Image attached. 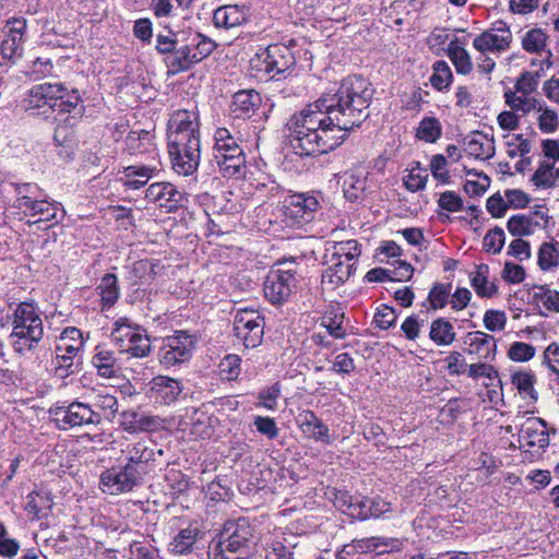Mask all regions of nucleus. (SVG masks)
I'll return each mask as SVG.
<instances>
[{"label":"nucleus","mask_w":559,"mask_h":559,"mask_svg":"<svg viewBox=\"0 0 559 559\" xmlns=\"http://www.w3.org/2000/svg\"><path fill=\"white\" fill-rule=\"evenodd\" d=\"M66 91V86L57 83H41L34 85L28 92V97L26 99L27 108L37 109L48 106L52 110V103H56L59 94Z\"/></svg>","instance_id":"6ab92c4d"},{"label":"nucleus","mask_w":559,"mask_h":559,"mask_svg":"<svg viewBox=\"0 0 559 559\" xmlns=\"http://www.w3.org/2000/svg\"><path fill=\"white\" fill-rule=\"evenodd\" d=\"M173 169L183 176L192 175L200 164V144L168 146Z\"/></svg>","instance_id":"2eb2a0df"},{"label":"nucleus","mask_w":559,"mask_h":559,"mask_svg":"<svg viewBox=\"0 0 559 559\" xmlns=\"http://www.w3.org/2000/svg\"><path fill=\"white\" fill-rule=\"evenodd\" d=\"M234 333L246 348H254L262 342L264 318L253 309H238L234 317Z\"/></svg>","instance_id":"423d86ee"},{"label":"nucleus","mask_w":559,"mask_h":559,"mask_svg":"<svg viewBox=\"0 0 559 559\" xmlns=\"http://www.w3.org/2000/svg\"><path fill=\"white\" fill-rule=\"evenodd\" d=\"M182 389L179 380L167 376L154 377L150 382L151 399L164 405H170L176 402Z\"/></svg>","instance_id":"a211bd4d"},{"label":"nucleus","mask_w":559,"mask_h":559,"mask_svg":"<svg viewBox=\"0 0 559 559\" xmlns=\"http://www.w3.org/2000/svg\"><path fill=\"white\" fill-rule=\"evenodd\" d=\"M284 266L285 263H281L276 269H272L264 281V296L273 305L287 301L299 283L296 270Z\"/></svg>","instance_id":"20e7f679"},{"label":"nucleus","mask_w":559,"mask_h":559,"mask_svg":"<svg viewBox=\"0 0 559 559\" xmlns=\"http://www.w3.org/2000/svg\"><path fill=\"white\" fill-rule=\"evenodd\" d=\"M513 36L509 25L499 21L473 39V47L479 53L501 55L507 51Z\"/></svg>","instance_id":"6e6552de"},{"label":"nucleus","mask_w":559,"mask_h":559,"mask_svg":"<svg viewBox=\"0 0 559 559\" xmlns=\"http://www.w3.org/2000/svg\"><path fill=\"white\" fill-rule=\"evenodd\" d=\"M260 94L253 90L237 92L231 102V112L236 118L250 117L260 106Z\"/></svg>","instance_id":"5701e85b"},{"label":"nucleus","mask_w":559,"mask_h":559,"mask_svg":"<svg viewBox=\"0 0 559 559\" xmlns=\"http://www.w3.org/2000/svg\"><path fill=\"white\" fill-rule=\"evenodd\" d=\"M64 93L66 92L59 94L57 102L52 103V111L71 114V116L64 119V123L73 124L75 120L83 115L81 96L75 90H73L71 94L66 95Z\"/></svg>","instance_id":"b1692460"},{"label":"nucleus","mask_w":559,"mask_h":559,"mask_svg":"<svg viewBox=\"0 0 559 559\" xmlns=\"http://www.w3.org/2000/svg\"><path fill=\"white\" fill-rule=\"evenodd\" d=\"M507 324V314L500 310H487L484 314V325L487 330L502 331Z\"/></svg>","instance_id":"052dcab7"},{"label":"nucleus","mask_w":559,"mask_h":559,"mask_svg":"<svg viewBox=\"0 0 559 559\" xmlns=\"http://www.w3.org/2000/svg\"><path fill=\"white\" fill-rule=\"evenodd\" d=\"M104 306L111 307L119 298L118 280L115 274H105L97 286Z\"/></svg>","instance_id":"ea45409f"},{"label":"nucleus","mask_w":559,"mask_h":559,"mask_svg":"<svg viewBox=\"0 0 559 559\" xmlns=\"http://www.w3.org/2000/svg\"><path fill=\"white\" fill-rule=\"evenodd\" d=\"M126 146L131 155L147 153L150 158H157V150L152 143V135L148 131H131L126 139Z\"/></svg>","instance_id":"cd10ccee"},{"label":"nucleus","mask_w":559,"mask_h":559,"mask_svg":"<svg viewBox=\"0 0 559 559\" xmlns=\"http://www.w3.org/2000/svg\"><path fill=\"white\" fill-rule=\"evenodd\" d=\"M450 288L444 284H435L429 292L428 300L433 309L443 308L447 305Z\"/></svg>","instance_id":"0e129e2a"},{"label":"nucleus","mask_w":559,"mask_h":559,"mask_svg":"<svg viewBox=\"0 0 559 559\" xmlns=\"http://www.w3.org/2000/svg\"><path fill=\"white\" fill-rule=\"evenodd\" d=\"M554 164H549L543 162L539 164L538 168L532 176V182L538 187L544 189H549L556 187V173L552 171Z\"/></svg>","instance_id":"de8ad7c7"},{"label":"nucleus","mask_w":559,"mask_h":559,"mask_svg":"<svg viewBox=\"0 0 559 559\" xmlns=\"http://www.w3.org/2000/svg\"><path fill=\"white\" fill-rule=\"evenodd\" d=\"M199 120L194 111L177 110L168 121V134L198 132Z\"/></svg>","instance_id":"7c9ffc66"},{"label":"nucleus","mask_w":559,"mask_h":559,"mask_svg":"<svg viewBox=\"0 0 559 559\" xmlns=\"http://www.w3.org/2000/svg\"><path fill=\"white\" fill-rule=\"evenodd\" d=\"M501 276L508 283L520 284L525 280V270L519 264L506 262Z\"/></svg>","instance_id":"338daca9"},{"label":"nucleus","mask_w":559,"mask_h":559,"mask_svg":"<svg viewBox=\"0 0 559 559\" xmlns=\"http://www.w3.org/2000/svg\"><path fill=\"white\" fill-rule=\"evenodd\" d=\"M429 336L439 346H448L455 340V332L452 323L443 318L431 322Z\"/></svg>","instance_id":"f704fd0d"},{"label":"nucleus","mask_w":559,"mask_h":559,"mask_svg":"<svg viewBox=\"0 0 559 559\" xmlns=\"http://www.w3.org/2000/svg\"><path fill=\"white\" fill-rule=\"evenodd\" d=\"M331 265L323 274V282L329 281V283L334 285H340L349 278L354 262H347L344 260H330Z\"/></svg>","instance_id":"58836bf2"},{"label":"nucleus","mask_w":559,"mask_h":559,"mask_svg":"<svg viewBox=\"0 0 559 559\" xmlns=\"http://www.w3.org/2000/svg\"><path fill=\"white\" fill-rule=\"evenodd\" d=\"M92 365L96 369L97 374L105 379L115 378L121 371V366L115 352L104 346H96L92 357Z\"/></svg>","instance_id":"412c9836"},{"label":"nucleus","mask_w":559,"mask_h":559,"mask_svg":"<svg viewBox=\"0 0 559 559\" xmlns=\"http://www.w3.org/2000/svg\"><path fill=\"white\" fill-rule=\"evenodd\" d=\"M261 61V55L258 58ZM265 71L272 76L283 74L295 64L290 48L282 44L270 45L262 55Z\"/></svg>","instance_id":"dca6fc26"},{"label":"nucleus","mask_w":559,"mask_h":559,"mask_svg":"<svg viewBox=\"0 0 559 559\" xmlns=\"http://www.w3.org/2000/svg\"><path fill=\"white\" fill-rule=\"evenodd\" d=\"M160 163L158 158L153 157L147 164L132 165L124 167L121 171L120 180L123 186L138 190L144 187L148 180L159 171Z\"/></svg>","instance_id":"f3484780"},{"label":"nucleus","mask_w":559,"mask_h":559,"mask_svg":"<svg viewBox=\"0 0 559 559\" xmlns=\"http://www.w3.org/2000/svg\"><path fill=\"white\" fill-rule=\"evenodd\" d=\"M297 424L304 435L308 438L321 441L325 444H331L332 439L329 435V427L312 412L305 411L297 417Z\"/></svg>","instance_id":"aec40b11"},{"label":"nucleus","mask_w":559,"mask_h":559,"mask_svg":"<svg viewBox=\"0 0 559 559\" xmlns=\"http://www.w3.org/2000/svg\"><path fill=\"white\" fill-rule=\"evenodd\" d=\"M549 35L540 27L527 29L521 36V47L530 55L542 57L540 66L550 69L554 66L552 51L548 47Z\"/></svg>","instance_id":"ddd939ff"},{"label":"nucleus","mask_w":559,"mask_h":559,"mask_svg":"<svg viewBox=\"0 0 559 559\" xmlns=\"http://www.w3.org/2000/svg\"><path fill=\"white\" fill-rule=\"evenodd\" d=\"M50 414L61 429H71L84 425H99L102 415L91 405L74 401L69 405H60L50 409Z\"/></svg>","instance_id":"39448f33"},{"label":"nucleus","mask_w":559,"mask_h":559,"mask_svg":"<svg viewBox=\"0 0 559 559\" xmlns=\"http://www.w3.org/2000/svg\"><path fill=\"white\" fill-rule=\"evenodd\" d=\"M334 251L332 253L333 260H343L347 262H353L360 254V249L357 240H348L336 243L333 247Z\"/></svg>","instance_id":"603ef678"},{"label":"nucleus","mask_w":559,"mask_h":559,"mask_svg":"<svg viewBox=\"0 0 559 559\" xmlns=\"http://www.w3.org/2000/svg\"><path fill=\"white\" fill-rule=\"evenodd\" d=\"M28 333L31 341L38 335H44L43 321L33 304L21 302L14 313L12 320V332Z\"/></svg>","instance_id":"4468645a"},{"label":"nucleus","mask_w":559,"mask_h":559,"mask_svg":"<svg viewBox=\"0 0 559 559\" xmlns=\"http://www.w3.org/2000/svg\"><path fill=\"white\" fill-rule=\"evenodd\" d=\"M440 121L435 117L424 118L416 130V138L427 143H435L441 136Z\"/></svg>","instance_id":"37998d69"},{"label":"nucleus","mask_w":559,"mask_h":559,"mask_svg":"<svg viewBox=\"0 0 559 559\" xmlns=\"http://www.w3.org/2000/svg\"><path fill=\"white\" fill-rule=\"evenodd\" d=\"M126 353L131 354L133 357H145L151 352V344L150 338L147 335L141 333L138 337L132 341V343H129L124 350Z\"/></svg>","instance_id":"13d9d810"},{"label":"nucleus","mask_w":559,"mask_h":559,"mask_svg":"<svg viewBox=\"0 0 559 559\" xmlns=\"http://www.w3.org/2000/svg\"><path fill=\"white\" fill-rule=\"evenodd\" d=\"M189 45L195 63L210 56L215 49V43L201 34H195L190 39Z\"/></svg>","instance_id":"09e8293b"},{"label":"nucleus","mask_w":559,"mask_h":559,"mask_svg":"<svg viewBox=\"0 0 559 559\" xmlns=\"http://www.w3.org/2000/svg\"><path fill=\"white\" fill-rule=\"evenodd\" d=\"M26 205L22 207V211L26 216H38V219L34 222H58L57 214L59 211L58 203H51L46 199L45 193L43 192V197L35 198L32 201L26 200Z\"/></svg>","instance_id":"4be33fe9"},{"label":"nucleus","mask_w":559,"mask_h":559,"mask_svg":"<svg viewBox=\"0 0 559 559\" xmlns=\"http://www.w3.org/2000/svg\"><path fill=\"white\" fill-rule=\"evenodd\" d=\"M489 266L479 264L476 270L471 273V284L476 294L480 297L490 298L497 293V287L488 281Z\"/></svg>","instance_id":"72a5a7b5"},{"label":"nucleus","mask_w":559,"mask_h":559,"mask_svg":"<svg viewBox=\"0 0 559 559\" xmlns=\"http://www.w3.org/2000/svg\"><path fill=\"white\" fill-rule=\"evenodd\" d=\"M165 480L169 489L171 490L173 495H179L181 492H185L189 487V483L186 476L180 471L177 469H170L165 475Z\"/></svg>","instance_id":"bf43d9fd"},{"label":"nucleus","mask_w":559,"mask_h":559,"mask_svg":"<svg viewBox=\"0 0 559 559\" xmlns=\"http://www.w3.org/2000/svg\"><path fill=\"white\" fill-rule=\"evenodd\" d=\"M468 338L471 353L483 354V356L487 358L490 352L496 349L493 336L487 333L475 331L468 334Z\"/></svg>","instance_id":"79ce46f5"},{"label":"nucleus","mask_w":559,"mask_h":559,"mask_svg":"<svg viewBox=\"0 0 559 559\" xmlns=\"http://www.w3.org/2000/svg\"><path fill=\"white\" fill-rule=\"evenodd\" d=\"M145 199L165 213L176 212L182 206L183 193L170 182L152 183L145 191Z\"/></svg>","instance_id":"9b49d317"},{"label":"nucleus","mask_w":559,"mask_h":559,"mask_svg":"<svg viewBox=\"0 0 559 559\" xmlns=\"http://www.w3.org/2000/svg\"><path fill=\"white\" fill-rule=\"evenodd\" d=\"M538 266L548 271L559 265L558 242H543L538 249Z\"/></svg>","instance_id":"a18cd8bd"},{"label":"nucleus","mask_w":559,"mask_h":559,"mask_svg":"<svg viewBox=\"0 0 559 559\" xmlns=\"http://www.w3.org/2000/svg\"><path fill=\"white\" fill-rule=\"evenodd\" d=\"M195 336L187 331H177L167 336L159 350L160 362L166 367H171L189 360L195 348Z\"/></svg>","instance_id":"0eeeda50"},{"label":"nucleus","mask_w":559,"mask_h":559,"mask_svg":"<svg viewBox=\"0 0 559 559\" xmlns=\"http://www.w3.org/2000/svg\"><path fill=\"white\" fill-rule=\"evenodd\" d=\"M8 28L0 46V53L3 59L10 63H15L23 53V36L26 31V20L23 17H13L7 21Z\"/></svg>","instance_id":"f8f14e48"},{"label":"nucleus","mask_w":559,"mask_h":559,"mask_svg":"<svg viewBox=\"0 0 559 559\" xmlns=\"http://www.w3.org/2000/svg\"><path fill=\"white\" fill-rule=\"evenodd\" d=\"M253 537V528L246 519L227 522L219 535L217 547L235 555L242 551Z\"/></svg>","instance_id":"1a4fd4ad"},{"label":"nucleus","mask_w":559,"mask_h":559,"mask_svg":"<svg viewBox=\"0 0 559 559\" xmlns=\"http://www.w3.org/2000/svg\"><path fill=\"white\" fill-rule=\"evenodd\" d=\"M253 424L257 430L270 440H273L278 436L280 430L275 420L271 417L255 416Z\"/></svg>","instance_id":"69168bd1"},{"label":"nucleus","mask_w":559,"mask_h":559,"mask_svg":"<svg viewBox=\"0 0 559 559\" xmlns=\"http://www.w3.org/2000/svg\"><path fill=\"white\" fill-rule=\"evenodd\" d=\"M477 134L466 136L464 139L466 150L469 155L480 159H488L493 155V147L491 145L485 146V144L477 138Z\"/></svg>","instance_id":"864d4df0"},{"label":"nucleus","mask_w":559,"mask_h":559,"mask_svg":"<svg viewBox=\"0 0 559 559\" xmlns=\"http://www.w3.org/2000/svg\"><path fill=\"white\" fill-rule=\"evenodd\" d=\"M538 222H534L532 217L526 215H513L507 223L509 233L516 237L530 236L534 234L535 227Z\"/></svg>","instance_id":"c03bdc74"},{"label":"nucleus","mask_w":559,"mask_h":559,"mask_svg":"<svg viewBox=\"0 0 559 559\" xmlns=\"http://www.w3.org/2000/svg\"><path fill=\"white\" fill-rule=\"evenodd\" d=\"M9 187L15 194L13 207L17 210H21L27 204L26 200L32 201L35 198L43 197V190L36 183H10Z\"/></svg>","instance_id":"e433bc0d"},{"label":"nucleus","mask_w":559,"mask_h":559,"mask_svg":"<svg viewBox=\"0 0 559 559\" xmlns=\"http://www.w3.org/2000/svg\"><path fill=\"white\" fill-rule=\"evenodd\" d=\"M504 239L503 229L495 227L485 235L483 246L489 252L499 253L503 248Z\"/></svg>","instance_id":"6e6d98bb"},{"label":"nucleus","mask_w":559,"mask_h":559,"mask_svg":"<svg viewBox=\"0 0 559 559\" xmlns=\"http://www.w3.org/2000/svg\"><path fill=\"white\" fill-rule=\"evenodd\" d=\"M511 382L523 399H531L536 402L538 393L535 390L536 377L530 370H519L511 374Z\"/></svg>","instance_id":"473e14b6"},{"label":"nucleus","mask_w":559,"mask_h":559,"mask_svg":"<svg viewBox=\"0 0 559 559\" xmlns=\"http://www.w3.org/2000/svg\"><path fill=\"white\" fill-rule=\"evenodd\" d=\"M52 507L50 493L47 491H32L27 495L25 510L33 519H40Z\"/></svg>","instance_id":"c9c22d12"},{"label":"nucleus","mask_w":559,"mask_h":559,"mask_svg":"<svg viewBox=\"0 0 559 559\" xmlns=\"http://www.w3.org/2000/svg\"><path fill=\"white\" fill-rule=\"evenodd\" d=\"M213 160L221 174L227 178H240L245 175L246 157L242 148L226 128H219L214 134Z\"/></svg>","instance_id":"7ed1b4c3"},{"label":"nucleus","mask_w":559,"mask_h":559,"mask_svg":"<svg viewBox=\"0 0 559 559\" xmlns=\"http://www.w3.org/2000/svg\"><path fill=\"white\" fill-rule=\"evenodd\" d=\"M344 313L336 309L326 311L322 318V325L329 331V333L335 338H343L345 336V330L343 328Z\"/></svg>","instance_id":"8fccbe9b"},{"label":"nucleus","mask_w":559,"mask_h":559,"mask_svg":"<svg viewBox=\"0 0 559 559\" xmlns=\"http://www.w3.org/2000/svg\"><path fill=\"white\" fill-rule=\"evenodd\" d=\"M404 540L393 537L372 536L360 539H354L350 547L357 552H376L380 546H389L391 550H402Z\"/></svg>","instance_id":"bb28decb"},{"label":"nucleus","mask_w":559,"mask_h":559,"mask_svg":"<svg viewBox=\"0 0 559 559\" xmlns=\"http://www.w3.org/2000/svg\"><path fill=\"white\" fill-rule=\"evenodd\" d=\"M319 209L318 199L311 193H294L283 202L284 216L294 224H304L314 217Z\"/></svg>","instance_id":"9d476101"},{"label":"nucleus","mask_w":559,"mask_h":559,"mask_svg":"<svg viewBox=\"0 0 559 559\" xmlns=\"http://www.w3.org/2000/svg\"><path fill=\"white\" fill-rule=\"evenodd\" d=\"M521 436L528 447L546 449L549 445V436L546 421L542 418H530L521 430Z\"/></svg>","instance_id":"393cba45"},{"label":"nucleus","mask_w":559,"mask_h":559,"mask_svg":"<svg viewBox=\"0 0 559 559\" xmlns=\"http://www.w3.org/2000/svg\"><path fill=\"white\" fill-rule=\"evenodd\" d=\"M141 333L142 331L140 326L133 325L128 318H119L114 323L111 337L114 342L119 345L121 352H123L126 346L129 343H132V341H134V338Z\"/></svg>","instance_id":"2f4dec72"},{"label":"nucleus","mask_w":559,"mask_h":559,"mask_svg":"<svg viewBox=\"0 0 559 559\" xmlns=\"http://www.w3.org/2000/svg\"><path fill=\"white\" fill-rule=\"evenodd\" d=\"M280 394L281 389L277 383L270 388H266L259 393L258 405L266 409L274 411L277 407V400L280 397Z\"/></svg>","instance_id":"e2e57ef3"},{"label":"nucleus","mask_w":559,"mask_h":559,"mask_svg":"<svg viewBox=\"0 0 559 559\" xmlns=\"http://www.w3.org/2000/svg\"><path fill=\"white\" fill-rule=\"evenodd\" d=\"M544 362L557 376V383L559 384V344H549L544 352Z\"/></svg>","instance_id":"774afa93"},{"label":"nucleus","mask_w":559,"mask_h":559,"mask_svg":"<svg viewBox=\"0 0 559 559\" xmlns=\"http://www.w3.org/2000/svg\"><path fill=\"white\" fill-rule=\"evenodd\" d=\"M373 91L361 75L344 79L334 94L307 105L288 120L287 139L299 155L326 154L367 118Z\"/></svg>","instance_id":"f257e3e1"},{"label":"nucleus","mask_w":559,"mask_h":559,"mask_svg":"<svg viewBox=\"0 0 559 559\" xmlns=\"http://www.w3.org/2000/svg\"><path fill=\"white\" fill-rule=\"evenodd\" d=\"M28 333H19V331H15V333H11L9 336L10 344L13 348V350L21 355L25 356L28 353L33 352L39 342L41 341L44 335H38L31 342V337L28 336Z\"/></svg>","instance_id":"49530a36"},{"label":"nucleus","mask_w":559,"mask_h":559,"mask_svg":"<svg viewBox=\"0 0 559 559\" xmlns=\"http://www.w3.org/2000/svg\"><path fill=\"white\" fill-rule=\"evenodd\" d=\"M247 20V13L239 5H223L214 11L213 23L216 27L231 28L242 24Z\"/></svg>","instance_id":"a878e982"},{"label":"nucleus","mask_w":559,"mask_h":559,"mask_svg":"<svg viewBox=\"0 0 559 559\" xmlns=\"http://www.w3.org/2000/svg\"><path fill=\"white\" fill-rule=\"evenodd\" d=\"M95 412L102 415V419L112 420L118 412L117 397L107 392L97 393L93 400Z\"/></svg>","instance_id":"a19ab883"},{"label":"nucleus","mask_w":559,"mask_h":559,"mask_svg":"<svg viewBox=\"0 0 559 559\" xmlns=\"http://www.w3.org/2000/svg\"><path fill=\"white\" fill-rule=\"evenodd\" d=\"M448 56L453 62L456 72L468 74L473 69L471 56L467 50L462 47L457 40H452L448 46Z\"/></svg>","instance_id":"4c0bfd02"},{"label":"nucleus","mask_w":559,"mask_h":559,"mask_svg":"<svg viewBox=\"0 0 559 559\" xmlns=\"http://www.w3.org/2000/svg\"><path fill=\"white\" fill-rule=\"evenodd\" d=\"M163 450L155 451L145 442L133 443L127 450V463L104 471L100 475L102 490L109 495L129 492L143 483L144 476L153 471L156 455L162 456Z\"/></svg>","instance_id":"f03ea898"},{"label":"nucleus","mask_w":559,"mask_h":559,"mask_svg":"<svg viewBox=\"0 0 559 559\" xmlns=\"http://www.w3.org/2000/svg\"><path fill=\"white\" fill-rule=\"evenodd\" d=\"M193 64H195V60L192 56L189 43L180 46L179 48L176 47L174 58L171 60V67H174L176 71H186Z\"/></svg>","instance_id":"5fc2aeb1"},{"label":"nucleus","mask_w":559,"mask_h":559,"mask_svg":"<svg viewBox=\"0 0 559 559\" xmlns=\"http://www.w3.org/2000/svg\"><path fill=\"white\" fill-rule=\"evenodd\" d=\"M508 355L513 361H527L534 357L535 347L524 342H514Z\"/></svg>","instance_id":"680f3d73"},{"label":"nucleus","mask_w":559,"mask_h":559,"mask_svg":"<svg viewBox=\"0 0 559 559\" xmlns=\"http://www.w3.org/2000/svg\"><path fill=\"white\" fill-rule=\"evenodd\" d=\"M452 71L445 61L439 60L433 64V73L430 76L431 85L442 91L447 88L452 81Z\"/></svg>","instance_id":"3c124183"},{"label":"nucleus","mask_w":559,"mask_h":559,"mask_svg":"<svg viewBox=\"0 0 559 559\" xmlns=\"http://www.w3.org/2000/svg\"><path fill=\"white\" fill-rule=\"evenodd\" d=\"M199 534L200 531L197 526H188L180 530L168 544V551L175 556H183L192 552Z\"/></svg>","instance_id":"c85d7f7f"},{"label":"nucleus","mask_w":559,"mask_h":559,"mask_svg":"<svg viewBox=\"0 0 559 559\" xmlns=\"http://www.w3.org/2000/svg\"><path fill=\"white\" fill-rule=\"evenodd\" d=\"M83 345L82 332L74 326H69L63 330L58 338L56 352L68 355L69 357H76L83 349Z\"/></svg>","instance_id":"c756f323"},{"label":"nucleus","mask_w":559,"mask_h":559,"mask_svg":"<svg viewBox=\"0 0 559 559\" xmlns=\"http://www.w3.org/2000/svg\"><path fill=\"white\" fill-rule=\"evenodd\" d=\"M130 559H159L158 549L150 544L133 542L129 546Z\"/></svg>","instance_id":"4d7b16f0"}]
</instances>
